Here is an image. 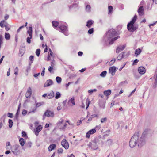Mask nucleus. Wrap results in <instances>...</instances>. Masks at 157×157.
<instances>
[{
    "label": "nucleus",
    "mask_w": 157,
    "mask_h": 157,
    "mask_svg": "<svg viewBox=\"0 0 157 157\" xmlns=\"http://www.w3.org/2000/svg\"><path fill=\"white\" fill-rule=\"evenodd\" d=\"M106 34L107 38L109 39L117 35V33L115 29H112L109 30L106 33Z\"/></svg>",
    "instance_id": "nucleus-3"
},
{
    "label": "nucleus",
    "mask_w": 157,
    "mask_h": 157,
    "mask_svg": "<svg viewBox=\"0 0 157 157\" xmlns=\"http://www.w3.org/2000/svg\"><path fill=\"white\" fill-rule=\"evenodd\" d=\"M32 143L31 142H28V143L27 146L29 147H31Z\"/></svg>",
    "instance_id": "nucleus-61"
},
{
    "label": "nucleus",
    "mask_w": 157,
    "mask_h": 157,
    "mask_svg": "<svg viewBox=\"0 0 157 157\" xmlns=\"http://www.w3.org/2000/svg\"><path fill=\"white\" fill-rule=\"evenodd\" d=\"M125 53V52H123L120 54L117 57V59L118 60H121L124 57V53Z\"/></svg>",
    "instance_id": "nucleus-21"
},
{
    "label": "nucleus",
    "mask_w": 157,
    "mask_h": 157,
    "mask_svg": "<svg viewBox=\"0 0 157 157\" xmlns=\"http://www.w3.org/2000/svg\"><path fill=\"white\" fill-rule=\"evenodd\" d=\"M89 133H90V134H93L94 133L96 132V129L95 128L92 129L90 130H89V131H88Z\"/></svg>",
    "instance_id": "nucleus-34"
},
{
    "label": "nucleus",
    "mask_w": 157,
    "mask_h": 157,
    "mask_svg": "<svg viewBox=\"0 0 157 157\" xmlns=\"http://www.w3.org/2000/svg\"><path fill=\"white\" fill-rule=\"evenodd\" d=\"M137 16L135 15L132 18V20L129 22L127 25V29L128 30L131 32H133L138 28L137 26H134V24L136 21Z\"/></svg>",
    "instance_id": "nucleus-1"
},
{
    "label": "nucleus",
    "mask_w": 157,
    "mask_h": 157,
    "mask_svg": "<svg viewBox=\"0 0 157 157\" xmlns=\"http://www.w3.org/2000/svg\"><path fill=\"white\" fill-rule=\"evenodd\" d=\"M126 82L125 81H123V82H121L119 84V86H122V85H123V84L124 83H126Z\"/></svg>",
    "instance_id": "nucleus-59"
},
{
    "label": "nucleus",
    "mask_w": 157,
    "mask_h": 157,
    "mask_svg": "<svg viewBox=\"0 0 157 157\" xmlns=\"http://www.w3.org/2000/svg\"><path fill=\"white\" fill-rule=\"evenodd\" d=\"M29 30H28L27 33L29 34V37H31L32 38V27H29Z\"/></svg>",
    "instance_id": "nucleus-22"
},
{
    "label": "nucleus",
    "mask_w": 157,
    "mask_h": 157,
    "mask_svg": "<svg viewBox=\"0 0 157 157\" xmlns=\"http://www.w3.org/2000/svg\"><path fill=\"white\" fill-rule=\"evenodd\" d=\"M22 135L23 137H25L27 136V134L24 131H22Z\"/></svg>",
    "instance_id": "nucleus-52"
},
{
    "label": "nucleus",
    "mask_w": 157,
    "mask_h": 157,
    "mask_svg": "<svg viewBox=\"0 0 157 157\" xmlns=\"http://www.w3.org/2000/svg\"><path fill=\"white\" fill-rule=\"evenodd\" d=\"M24 54V53L22 51H21V50H20L19 53V56L22 57L23 56Z\"/></svg>",
    "instance_id": "nucleus-44"
},
{
    "label": "nucleus",
    "mask_w": 157,
    "mask_h": 157,
    "mask_svg": "<svg viewBox=\"0 0 157 157\" xmlns=\"http://www.w3.org/2000/svg\"><path fill=\"white\" fill-rule=\"evenodd\" d=\"M56 80L58 83H60L61 82L62 79L61 77L57 76L56 78Z\"/></svg>",
    "instance_id": "nucleus-29"
},
{
    "label": "nucleus",
    "mask_w": 157,
    "mask_h": 157,
    "mask_svg": "<svg viewBox=\"0 0 157 157\" xmlns=\"http://www.w3.org/2000/svg\"><path fill=\"white\" fill-rule=\"evenodd\" d=\"M64 120H61V121H60L58 123V125H60L61 124H63V123L64 122Z\"/></svg>",
    "instance_id": "nucleus-47"
},
{
    "label": "nucleus",
    "mask_w": 157,
    "mask_h": 157,
    "mask_svg": "<svg viewBox=\"0 0 157 157\" xmlns=\"http://www.w3.org/2000/svg\"><path fill=\"white\" fill-rule=\"evenodd\" d=\"M139 60L137 59L135 60L133 62V64H135L136 63H137L139 62Z\"/></svg>",
    "instance_id": "nucleus-64"
},
{
    "label": "nucleus",
    "mask_w": 157,
    "mask_h": 157,
    "mask_svg": "<svg viewBox=\"0 0 157 157\" xmlns=\"http://www.w3.org/2000/svg\"><path fill=\"white\" fill-rule=\"evenodd\" d=\"M52 24V26L55 28L57 27L59 25V22L57 21H53Z\"/></svg>",
    "instance_id": "nucleus-24"
},
{
    "label": "nucleus",
    "mask_w": 157,
    "mask_h": 157,
    "mask_svg": "<svg viewBox=\"0 0 157 157\" xmlns=\"http://www.w3.org/2000/svg\"><path fill=\"white\" fill-rule=\"evenodd\" d=\"M32 38L31 37H28L27 38V42L29 44H30L31 43V39Z\"/></svg>",
    "instance_id": "nucleus-46"
},
{
    "label": "nucleus",
    "mask_w": 157,
    "mask_h": 157,
    "mask_svg": "<svg viewBox=\"0 0 157 157\" xmlns=\"http://www.w3.org/2000/svg\"><path fill=\"white\" fill-rule=\"evenodd\" d=\"M5 21L4 20H3L1 21L0 22V26L2 28H3L4 26V25H3V24L5 22Z\"/></svg>",
    "instance_id": "nucleus-39"
},
{
    "label": "nucleus",
    "mask_w": 157,
    "mask_h": 157,
    "mask_svg": "<svg viewBox=\"0 0 157 157\" xmlns=\"http://www.w3.org/2000/svg\"><path fill=\"white\" fill-rule=\"evenodd\" d=\"M9 16L7 14H6L4 16V18L5 20H7L9 18Z\"/></svg>",
    "instance_id": "nucleus-56"
},
{
    "label": "nucleus",
    "mask_w": 157,
    "mask_h": 157,
    "mask_svg": "<svg viewBox=\"0 0 157 157\" xmlns=\"http://www.w3.org/2000/svg\"><path fill=\"white\" fill-rule=\"evenodd\" d=\"M125 47V45H123L117 47L116 49V53H119L120 52L123 50Z\"/></svg>",
    "instance_id": "nucleus-15"
},
{
    "label": "nucleus",
    "mask_w": 157,
    "mask_h": 157,
    "mask_svg": "<svg viewBox=\"0 0 157 157\" xmlns=\"http://www.w3.org/2000/svg\"><path fill=\"white\" fill-rule=\"evenodd\" d=\"M54 92L53 91H52L47 96V98L48 99L52 98L54 97Z\"/></svg>",
    "instance_id": "nucleus-20"
},
{
    "label": "nucleus",
    "mask_w": 157,
    "mask_h": 157,
    "mask_svg": "<svg viewBox=\"0 0 157 157\" xmlns=\"http://www.w3.org/2000/svg\"><path fill=\"white\" fill-rule=\"evenodd\" d=\"M82 121L79 120V121H78L77 123V125H80L82 123Z\"/></svg>",
    "instance_id": "nucleus-63"
},
{
    "label": "nucleus",
    "mask_w": 157,
    "mask_h": 157,
    "mask_svg": "<svg viewBox=\"0 0 157 157\" xmlns=\"http://www.w3.org/2000/svg\"><path fill=\"white\" fill-rule=\"evenodd\" d=\"M19 112L20 111H18V110H17V111L15 115V118L17 120L18 119V117L19 116Z\"/></svg>",
    "instance_id": "nucleus-38"
},
{
    "label": "nucleus",
    "mask_w": 157,
    "mask_h": 157,
    "mask_svg": "<svg viewBox=\"0 0 157 157\" xmlns=\"http://www.w3.org/2000/svg\"><path fill=\"white\" fill-rule=\"evenodd\" d=\"M2 35H0V48H1L2 44Z\"/></svg>",
    "instance_id": "nucleus-45"
},
{
    "label": "nucleus",
    "mask_w": 157,
    "mask_h": 157,
    "mask_svg": "<svg viewBox=\"0 0 157 157\" xmlns=\"http://www.w3.org/2000/svg\"><path fill=\"white\" fill-rule=\"evenodd\" d=\"M43 70L42 71V72L41 73V75L42 76H44V73H45V68L44 67L43 68Z\"/></svg>",
    "instance_id": "nucleus-57"
},
{
    "label": "nucleus",
    "mask_w": 157,
    "mask_h": 157,
    "mask_svg": "<svg viewBox=\"0 0 157 157\" xmlns=\"http://www.w3.org/2000/svg\"><path fill=\"white\" fill-rule=\"evenodd\" d=\"M120 37L119 36H118L117 37H114L113 38H112L110 39L111 40H110L109 43L110 44H113L114 43V42L118 39L119 38H120Z\"/></svg>",
    "instance_id": "nucleus-17"
},
{
    "label": "nucleus",
    "mask_w": 157,
    "mask_h": 157,
    "mask_svg": "<svg viewBox=\"0 0 157 157\" xmlns=\"http://www.w3.org/2000/svg\"><path fill=\"white\" fill-rule=\"evenodd\" d=\"M91 7L90 5H87L86 7V10L87 12H90V10Z\"/></svg>",
    "instance_id": "nucleus-33"
},
{
    "label": "nucleus",
    "mask_w": 157,
    "mask_h": 157,
    "mask_svg": "<svg viewBox=\"0 0 157 157\" xmlns=\"http://www.w3.org/2000/svg\"><path fill=\"white\" fill-rule=\"evenodd\" d=\"M24 27H25V26H24V25H22V26H21L19 28V29H17V33H18V32H19V31H20V30H21V29L22 28H24Z\"/></svg>",
    "instance_id": "nucleus-49"
},
{
    "label": "nucleus",
    "mask_w": 157,
    "mask_h": 157,
    "mask_svg": "<svg viewBox=\"0 0 157 157\" xmlns=\"http://www.w3.org/2000/svg\"><path fill=\"white\" fill-rule=\"evenodd\" d=\"M54 116V112L49 110H47L45 112L43 115V120L45 119L46 117H53Z\"/></svg>",
    "instance_id": "nucleus-6"
},
{
    "label": "nucleus",
    "mask_w": 157,
    "mask_h": 157,
    "mask_svg": "<svg viewBox=\"0 0 157 157\" xmlns=\"http://www.w3.org/2000/svg\"><path fill=\"white\" fill-rule=\"evenodd\" d=\"M19 141L20 144L21 146H24V145L25 143H24V140L23 138H20L19 139Z\"/></svg>",
    "instance_id": "nucleus-28"
},
{
    "label": "nucleus",
    "mask_w": 157,
    "mask_h": 157,
    "mask_svg": "<svg viewBox=\"0 0 157 157\" xmlns=\"http://www.w3.org/2000/svg\"><path fill=\"white\" fill-rule=\"evenodd\" d=\"M115 59H114L113 60H112L109 63L111 65L113 64L115 62Z\"/></svg>",
    "instance_id": "nucleus-50"
},
{
    "label": "nucleus",
    "mask_w": 157,
    "mask_h": 157,
    "mask_svg": "<svg viewBox=\"0 0 157 157\" xmlns=\"http://www.w3.org/2000/svg\"><path fill=\"white\" fill-rule=\"evenodd\" d=\"M116 71V68L114 66H113L109 68V73H111L112 76H113L115 74Z\"/></svg>",
    "instance_id": "nucleus-10"
},
{
    "label": "nucleus",
    "mask_w": 157,
    "mask_h": 157,
    "mask_svg": "<svg viewBox=\"0 0 157 157\" xmlns=\"http://www.w3.org/2000/svg\"><path fill=\"white\" fill-rule=\"evenodd\" d=\"M56 147V145L55 144H50L48 147V149L49 151H50L54 149Z\"/></svg>",
    "instance_id": "nucleus-16"
},
{
    "label": "nucleus",
    "mask_w": 157,
    "mask_h": 157,
    "mask_svg": "<svg viewBox=\"0 0 157 157\" xmlns=\"http://www.w3.org/2000/svg\"><path fill=\"white\" fill-rule=\"evenodd\" d=\"M107 120V119L106 117L102 118L101 119V123L105 122Z\"/></svg>",
    "instance_id": "nucleus-41"
},
{
    "label": "nucleus",
    "mask_w": 157,
    "mask_h": 157,
    "mask_svg": "<svg viewBox=\"0 0 157 157\" xmlns=\"http://www.w3.org/2000/svg\"><path fill=\"white\" fill-rule=\"evenodd\" d=\"M8 122L9 123V127L10 128H11L12 127V126L13 125V122L12 120L11 119H9V120Z\"/></svg>",
    "instance_id": "nucleus-31"
},
{
    "label": "nucleus",
    "mask_w": 157,
    "mask_h": 157,
    "mask_svg": "<svg viewBox=\"0 0 157 157\" xmlns=\"http://www.w3.org/2000/svg\"><path fill=\"white\" fill-rule=\"evenodd\" d=\"M56 94L55 96V98L56 99H57L60 97L61 95L59 92L57 91L56 92Z\"/></svg>",
    "instance_id": "nucleus-30"
},
{
    "label": "nucleus",
    "mask_w": 157,
    "mask_h": 157,
    "mask_svg": "<svg viewBox=\"0 0 157 157\" xmlns=\"http://www.w3.org/2000/svg\"><path fill=\"white\" fill-rule=\"evenodd\" d=\"M138 71L139 73L142 75L144 74L146 72L145 68L143 67H139L138 69Z\"/></svg>",
    "instance_id": "nucleus-13"
},
{
    "label": "nucleus",
    "mask_w": 157,
    "mask_h": 157,
    "mask_svg": "<svg viewBox=\"0 0 157 157\" xmlns=\"http://www.w3.org/2000/svg\"><path fill=\"white\" fill-rule=\"evenodd\" d=\"M94 23V21L91 20H90L88 21L87 22L86 26L88 28H90L92 25Z\"/></svg>",
    "instance_id": "nucleus-14"
},
{
    "label": "nucleus",
    "mask_w": 157,
    "mask_h": 157,
    "mask_svg": "<svg viewBox=\"0 0 157 157\" xmlns=\"http://www.w3.org/2000/svg\"><path fill=\"white\" fill-rule=\"evenodd\" d=\"M107 74L106 71H104L102 72L100 74V76L102 77H105Z\"/></svg>",
    "instance_id": "nucleus-32"
},
{
    "label": "nucleus",
    "mask_w": 157,
    "mask_h": 157,
    "mask_svg": "<svg viewBox=\"0 0 157 157\" xmlns=\"http://www.w3.org/2000/svg\"><path fill=\"white\" fill-rule=\"evenodd\" d=\"M4 27H5L6 30L8 31L10 29V28L8 26L6 25L5 24Z\"/></svg>",
    "instance_id": "nucleus-51"
},
{
    "label": "nucleus",
    "mask_w": 157,
    "mask_h": 157,
    "mask_svg": "<svg viewBox=\"0 0 157 157\" xmlns=\"http://www.w3.org/2000/svg\"><path fill=\"white\" fill-rule=\"evenodd\" d=\"M126 82L125 81H123V82H121L119 84V86H122V85H123V84L124 83H126Z\"/></svg>",
    "instance_id": "nucleus-60"
},
{
    "label": "nucleus",
    "mask_w": 157,
    "mask_h": 157,
    "mask_svg": "<svg viewBox=\"0 0 157 157\" xmlns=\"http://www.w3.org/2000/svg\"><path fill=\"white\" fill-rule=\"evenodd\" d=\"M67 126V124L66 123H65V124H64L63 125V126L62 128V129L63 130L65 129V128H66Z\"/></svg>",
    "instance_id": "nucleus-62"
},
{
    "label": "nucleus",
    "mask_w": 157,
    "mask_h": 157,
    "mask_svg": "<svg viewBox=\"0 0 157 157\" xmlns=\"http://www.w3.org/2000/svg\"><path fill=\"white\" fill-rule=\"evenodd\" d=\"M88 146L89 147H91V149L93 150H96L98 147V146L97 145L96 140L94 139L91 142H90Z\"/></svg>",
    "instance_id": "nucleus-7"
},
{
    "label": "nucleus",
    "mask_w": 157,
    "mask_h": 157,
    "mask_svg": "<svg viewBox=\"0 0 157 157\" xmlns=\"http://www.w3.org/2000/svg\"><path fill=\"white\" fill-rule=\"evenodd\" d=\"M53 84V81L51 79L48 80L44 85V87H48L52 85Z\"/></svg>",
    "instance_id": "nucleus-11"
},
{
    "label": "nucleus",
    "mask_w": 157,
    "mask_h": 157,
    "mask_svg": "<svg viewBox=\"0 0 157 157\" xmlns=\"http://www.w3.org/2000/svg\"><path fill=\"white\" fill-rule=\"evenodd\" d=\"M144 11V8L143 6H140L137 12L140 16H142L143 15Z\"/></svg>",
    "instance_id": "nucleus-12"
},
{
    "label": "nucleus",
    "mask_w": 157,
    "mask_h": 157,
    "mask_svg": "<svg viewBox=\"0 0 157 157\" xmlns=\"http://www.w3.org/2000/svg\"><path fill=\"white\" fill-rule=\"evenodd\" d=\"M57 29L60 32L63 33L65 35H67L68 33L67 29V27L65 25H60L57 28Z\"/></svg>",
    "instance_id": "nucleus-5"
},
{
    "label": "nucleus",
    "mask_w": 157,
    "mask_h": 157,
    "mask_svg": "<svg viewBox=\"0 0 157 157\" xmlns=\"http://www.w3.org/2000/svg\"><path fill=\"white\" fill-rule=\"evenodd\" d=\"M29 60L30 62H29V65H30L33 62L34 56H31L29 58Z\"/></svg>",
    "instance_id": "nucleus-27"
},
{
    "label": "nucleus",
    "mask_w": 157,
    "mask_h": 157,
    "mask_svg": "<svg viewBox=\"0 0 157 157\" xmlns=\"http://www.w3.org/2000/svg\"><path fill=\"white\" fill-rule=\"evenodd\" d=\"M94 31V29L93 28H92L89 29L88 31V33L89 34H92Z\"/></svg>",
    "instance_id": "nucleus-37"
},
{
    "label": "nucleus",
    "mask_w": 157,
    "mask_h": 157,
    "mask_svg": "<svg viewBox=\"0 0 157 157\" xmlns=\"http://www.w3.org/2000/svg\"><path fill=\"white\" fill-rule=\"evenodd\" d=\"M42 129V127L41 125H39L36 128V131L37 132H40Z\"/></svg>",
    "instance_id": "nucleus-26"
},
{
    "label": "nucleus",
    "mask_w": 157,
    "mask_h": 157,
    "mask_svg": "<svg viewBox=\"0 0 157 157\" xmlns=\"http://www.w3.org/2000/svg\"><path fill=\"white\" fill-rule=\"evenodd\" d=\"M90 134L88 132L86 134V137L87 138H89L90 136Z\"/></svg>",
    "instance_id": "nucleus-54"
},
{
    "label": "nucleus",
    "mask_w": 157,
    "mask_h": 157,
    "mask_svg": "<svg viewBox=\"0 0 157 157\" xmlns=\"http://www.w3.org/2000/svg\"><path fill=\"white\" fill-rule=\"evenodd\" d=\"M147 132L148 130L146 129L142 133L141 137L140 138V139L139 140L138 143H139L140 144H138V147H140L144 144V138L147 134Z\"/></svg>",
    "instance_id": "nucleus-4"
},
{
    "label": "nucleus",
    "mask_w": 157,
    "mask_h": 157,
    "mask_svg": "<svg viewBox=\"0 0 157 157\" xmlns=\"http://www.w3.org/2000/svg\"><path fill=\"white\" fill-rule=\"evenodd\" d=\"M108 9H109V13H110L112 11L113 9V7L111 6H109L108 7Z\"/></svg>",
    "instance_id": "nucleus-40"
},
{
    "label": "nucleus",
    "mask_w": 157,
    "mask_h": 157,
    "mask_svg": "<svg viewBox=\"0 0 157 157\" xmlns=\"http://www.w3.org/2000/svg\"><path fill=\"white\" fill-rule=\"evenodd\" d=\"M7 116L9 117L12 118L13 117V114L12 113H7Z\"/></svg>",
    "instance_id": "nucleus-42"
},
{
    "label": "nucleus",
    "mask_w": 157,
    "mask_h": 157,
    "mask_svg": "<svg viewBox=\"0 0 157 157\" xmlns=\"http://www.w3.org/2000/svg\"><path fill=\"white\" fill-rule=\"evenodd\" d=\"M142 50L140 48H138L135 50V54L136 55V56H137L140 54Z\"/></svg>",
    "instance_id": "nucleus-23"
},
{
    "label": "nucleus",
    "mask_w": 157,
    "mask_h": 157,
    "mask_svg": "<svg viewBox=\"0 0 157 157\" xmlns=\"http://www.w3.org/2000/svg\"><path fill=\"white\" fill-rule=\"evenodd\" d=\"M5 37L6 40H9L10 38V36L9 33H6L5 34Z\"/></svg>",
    "instance_id": "nucleus-25"
},
{
    "label": "nucleus",
    "mask_w": 157,
    "mask_h": 157,
    "mask_svg": "<svg viewBox=\"0 0 157 157\" xmlns=\"http://www.w3.org/2000/svg\"><path fill=\"white\" fill-rule=\"evenodd\" d=\"M58 153H62L63 152V150L62 148L59 149L57 151Z\"/></svg>",
    "instance_id": "nucleus-43"
},
{
    "label": "nucleus",
    "mask_w": 157,
    "mask_h": 157,
    "mask_svg": "<svg viewBox=\"0 0 157 157\" xmlns=\"http://www.w3.org/2000/svg\"><path fill=\"white\" fill-rule=\"evenodd\" d=\"M53 69V68L51 66H49L48 68V71L50 72L51 73L52 70Z\"/></svg>",
    "instance_id": "nucleus-58"
},
{
    "label": "nucleus",
    "mask_w": 157,
    "mask_h": 157,
    "mask_svg": "<svg viewBox=\"0 0 157 157\" xmlns=\"http://www.w3.org/2000/svg\"><path fill=\"white\" fill-rule=\"evenodd\" d=\"M42 105L41 103H38L36 104V107H38Z\"/></svg>",
    "instance_id": "nucleus-55"
},
{
    "label": "nucleus",
    "mask_w": 157,
    "mask_h": 157,
    "mask_svg": "<svg viewBox=\"0 0 157 157\" xmlns=\"http://www.w3.org/2000/svg\"><path fill=\"white\" fill-rule=\"evenodd\" d=\"M62 146L65 149H67L69 147V144L66 139H63L61 142Z\"/></svg>",
    "instance_id": "nucleus-8"
},
{
    "label": "nucleus",
    "mask_w": 157,
    "mask_h": 157,
    "mask_svg": "<svg viewBox=\"0 0 157 157\" xmlns=\"http://www.w3.org/2000/svg\"><path fill=\"white\" fill-rule=\"evenodd\" d=\"M111 93V91L110 90H108L104 91V95L106 96H108L110 95Z\"/></svg>",
    "instance_id": "nucleus-19"
},
{
    "label": "nucleus",
    "mask_w": 157,
    "mask_h": 157,
    "mask_svg": "<svg viewBox=\"0 0 157 157\" xmlns=\"http://www.w3.org/2000/svg\"><path fill=\"white\" fill-rule=\"evenodd\" d=\"M40 49H37L36 51V55L39 56L40 55Z\"/></svg>",
    "instance_id": "nucleus-35"
},
{
    "label": "nucleus",
    "mask_w": 157,
    "mask_h": 157,
    "mask_svg": "<svg viewBox=\"0 0 157 157\" xmlns=\"http://www.w3.org/2000/svg\"><path fill=\"white\" fill-rule=\"evenodd\" d=\"M138 139L139 136L136 134L132 136L129 142V146L131 148L134 147L137 143L138 144H140L138 143L139 141H138Z\"/></svg>",
    "instance_id": "nucleus-2"
},
{
    "label": "nucleus",
    "mask_w": 157,
    "mask_h": 157,
    "mask_svg": "<svg viewBox=\"0 0 157 157\" xmlns=\"http://www.w3.org/2000/svg\"><path fill=\"white\" fill-rule=\"evenodd\" d=\"M32 91L30 87H29L27 89V90L25 94L26 97L27 98H29L32 95Z\"/></svg>",
    "instance_id": "nucleus-9"
},
{
    "label": "nucleus",
    "mask_w": 157,
    "mask_h": 157,
    "mask_svg": "<svg viewBox=\"0 0 157 157\" xmlns=\"http://www.w3.org/2000/svg\"><path fill=\"white\" fill-rule=\"evenodd\" d=\"M86 109H87L89 107V105L90 103V101H89V99L88 98H87L86 100Z\"/></svg>",
    "instance_id": "nucleus-36"
},
{
    "label": "nucleus",
    "mask_w": 157,
    "mask_h": 157,
    "mask_svg": "<svg viewBox=\"0 0 157 157\" xmlns=\"http://www.w3.org/2000/svg\"><path fill=\"white\" fill-rule=\"evenodd\" d=\"M68 103L69 104H72V105H75V98L74 97H73L71 99H69L68 101Z\"/></svg>",
    "instance_id": "nucleus-18"
},
{
    "label": "nucleus",
    "mask_w": 157,
    "mask_h": 157,
    "mask_svg": "<svg viewBox=\"0 0 157 157\" xmlns=\"http://www.w3.org/2000/svg\"><path fill=\"white\" fill-rule=\"evenodd\" d=\"M27 113V111L26 110L24 109L22 111V114L23 115H25Z\"/></svg>",
    "instance_id": "nucleus-53"
},
{
    "label": "nucleus",
    "mask_w": 157,
    "mask_h": 157,
    "mask_svg": "<svg viewBox=\"0 0 157 157\" xmlns=\"http://www.w3.org/2000/svg\"><path fill=\"white\" fill-rule=\"evenodd\" d=\"M97 91V90L96 89H94L93 90H89L88 91V93H93L94 92H95Z\"/></svg>",
    "instance_id": "nucleus-48"
}]
</instances>
